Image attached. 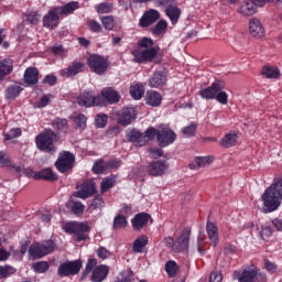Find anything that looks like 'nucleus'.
Here are the masks:
<instances>
[{
	"label": "nucleus",
	"mask_w": 282,
	"mask_h": 282,
	"mask_svg": "<svg viewBox=\"0 0 282 282\" xmlns=\"http://www.w3.org/2000/svg\"><path fill=\"white\" fill-rule=\"evenodd\" d=\"M262 203L264 206V213H274L281 206L282 199V177L274 180V182L269 186L262 194Z\"/></svg>",
	"instance_id": "f257e3e1"
},
{
	"label": "nucleus",
	"mask_w": 282,
	"mask_h": 282,
	"mask_svg": "<svg viewBox=\"0 0 282 282\" xmlns=\"http://www.w3.org/2000/svg\"><path fill=\"white\" fill-rule=\"evenodd\" d=\"M89 274H91V282H102L105 279H107V276H109V267L106 264L98 265V259L89 258L84 271L82 272V281H85Z\"/></svg>",
	"instance_id": "f03ea898"
},
{
	"label": "nucleus",
	"mask_w": 282,
	"mask_h": 282,
	"mask_svg": "<svg viewBox=\"0 0 282 282\" xmlns=\"http://www.w3.org/2000/svg\"><path fill=\"white\" fill-rule=\"evenodd\" d=\"M58 140H61V135L47 128L35 138V144L44 153H55L56 145H54V142H58Z\"/></svg>",
	"instance_id": "7ed1b4c3"
},
{
	"label": "nucleus",
	"mask_w": 282,
	"mask_h": 282,
	"mask_svg": "<svg viewBox=\"0 0 282 282\" xmlns=\"http://www.w3.org/2000/svg\"><path fill=\"white\" fill-rule=\"evenodd\" d=\"M63 230L67 235H75L76 241H85L87 239L85 232H89L91 227H89L88 223L68 221L63 226Z\"/></svg>",
	"instance_id": "20e7f679"
},
{
	"label": "nucleus",
	"mask_w": 282,
	"mask_h": 282,
	"mask_svg": "<svg viewBox=\"0 0 282 282\" xmlns=\"http://www.w3.org/2000/svg\"><path fill=\"white\" fill-rule=\"evenodd\" d=\"M56 250V242L54 240L48 239L44 240L41 243L33 245L29 248L30 257L33 259H43V257H47V254H52Z\"/></svg>",
	"instance_id": "39448f33"
},
{
	"label": "nucleus",
	"mask_w": 282,
	"mask_h": 282,
	"mask_svg": "<svg viewBox=\"0 0 282 282\" xmlns=\"http://www.w3.org/2000/svg\"><path fill=\"white\" fill-rule=\"evenodd\" d=\"M83 270V260H67L61 263L57 268V276L65 279L67 276H76Z\"/></svg>",
	"instance_id": "423d86ee"
},
{
	"label": "nucleus",
	"mask_w": 282,
	"mask_h": 282,
	"mask_svg": "<svg viewBox=\"0 0 282 282\" xmlns=\"http://www.w3.org/2000/svg\"><path fill=\"white\" fill-rule=\"evenodd\" d=\"M76 163V155L69 151L59 152L55 161V167L59 173H72L74 164Z\"/></svg>",
	"instance_id": "0eeeda50"
},
{
	"label": "nucleus",
	"mask_w": 282,
	"mask_h": 282,
	"mask_svg": "<svg viewBox=\"0 0 282 282\" xmlns=\"http://www.w3.org/2000/svg\"><path fill=\"white\" fill-rule=\"evenodd\" d=\"M77 105L79 107H85V109H89L91 107H100L104 102L100 96H96V91L84 90L77 97Z\"/></svg>",
	"instance_id": "6e6552de"
},
{
	"label": "nucleus",
	"mask_w": 282,
	"mask_h": 282,
	"mask_svg": "<svg viewBox=\"0 0 282 282\" xmlns=\"http://www.w3.org/2000/svg\"><path fill=\"white\" fill-rule=\"evenodd\" d=\"M133 56V62L139 64L153 63V59L160 54V46H154L153 48H135L131 52Z\"/></svg>",
	"instance_id": "1a4fd4ad"
},
{
	"label": "nucleus",
	"mask_w": 282,
	"mask_h": 282,
	"mask_svg": "<svg viewBox=\"0 0 282 282\" xmlns=\"http://www.w3.org/2000/svg\"><path fill=\"white\" fill-rule=\"evenodd\" d=\"M87 64L91 72H94V74H98V76H102V74H105V72H107L109 68V62L107 58L99 54H91L87 58Z\"/></svg>",
	"instance_id": "9d476101"
},
{
	"label": "nucleus",
	"mask_w": 282,
	"mask_h": 282,
	"mask_svg": "<svg viewBox=\"0 0 282 282\" xmlns=\"http://www.w3.org/2000/svg\"><path fill=\"white\" fill-rule=\"evenodd\" d=\"M170 165L169 162L165 160H156L151 161L145 171L148 175H151L152 177H162V175H166V171H169Z\"/></svg>",
	"instance_id": "9b49d317"
},
{
	"label": "nucleus",
	"mask_w": 282,
	"mask_h": 282,
	"mask_svg": "<svg viewBox=\"0 0 282 282\" xmlns=\"http://www.w3.org/2000/svg\"><path fill=\"white\" fill-rule=\"evenodd\" d=\"M226 88V83L221 79H217L209 87L203 88L198 91V95L203 100H215V96L218 91Z\"/></svg>",
	"instance_id": "f8f14e48"
},
{
	"label": "nucleus",
	"mask_w": 282,
	"mask_h": 282,
	"mask_svg": "<svg viewBox=\"0 0 282 282\" xmlns=\"http://www.w3.org/2000/svg\"><path fill=\"white\" fill-rule=\"evenodd\" d=\"M98 96H100L101 101L104 102L99 104V107H107V105H116L117 102H120V94H118L113 87L104 88Z\"/></svg>",
	"instance_id": "ddd939ff"
},
{
	"label": "nucleus",
	"mask_w": 282,
	"mask_h": 282,
	"mask_svg": "<svg viewBox=\"0 0 282 282\" xmlns=\"http://www.w3.org/2000/svg\"><path fill=\"white\" fill-rule=\"evenodd\" d=\"M42 23L43 28H46V30H56L61 23V14L58 13V9H56V7L52 8L47 14L44 15Z\"/></svg>",
	"instance_id": "4468645a"
},
{
	"label": "nucleus",
	"mask_w": 282,
	"mask_h": 282,
	"mask_svg": "<svg viewBox=\"0 0 282 282\" xmlns=\"http://www.w3.org/2000/svg\"><path fill=\"white\" fill-rule=\"evenodd\" d=\"M135 118H138V110H135L133 106H128L122 108L119 112L118 122L121 127H129Z\"/></svg>",
	"instance_id": "2eb2a0df"
},
{
	"label": "nucleus",
	"mask_w": 282,
	"mask_h": 282,
	"mask_svg": "<svg viewBox=\"0 0 282 282\" xmlns=\"http://www.w3.org/2000/svg\"><path fill=\"white\" fill-rule=\"evenodd\" d=\"M191 241V229L184 228L174 242V252H186Z\"/></svg>",
	"instance_id": "dca6fc26"
},
{
	"label": "nucleus",
	"mask_w": 282,
	"mask_h": 282,
	"mask_svg": "<svg viewBox=\"0 0 282 282\" xmlns=\"http://www.w3.org/2000/svg\"><path fill=\"white\" fill-rule=\"evenodd\" d=\"M156 140L159 142V147L166 148L177 140V134H175L173 130L165 128L159 130Z\"/></svg>",
	"instance_id": "f3484780"
},
{
	"label": "nucleus",
	"mask_w": 282,
	"mask_h": 282,
	"mask_svg": "<svg viewBox=\"0 0 282 282\" xmlns=\"http://www.w3.org/2000/svg\"><path fill=\"white\" fill-rule=\"evenodd\" d=\"M82 72H85V63L73 62L66 68L59 70V76L62 78H74V76H78Z\"/></svg>",
	"instance_id": "a211bd4d"
},
{
	"label": "nucleus",
	"mask_w": 282,
	"mask_h": 282,
	"mask_svg": "<svg viewBox=\"0 0 282 282\" xmlns=\"http://www.w3.org/2000/svg\"><path fill=\"white\" fill-rule=\"evenodd\" d=\"M169 80L166 70H155L149 79V87L152 89H162Z\"/></svg>",
	"instance_id": "6ab92c4d"
},
{
	"label": "nucleus",
	"mask_w": 282,
	"mask_h": 282,
	"mask_svg": "<svg viewBox=\"0 0 282 282\" xmlns=\"http://www.w3.org/2000/svg\"><path fill=\"white\" fill-rule=\"evenodd\" d=\"M150 220L151 224H153V218H151V215L144 212L139 213L131 219L132 229L135 230V232H140V230H142V228H144Z\"/></svg>",
	"instance_id": "aec40b11"
},
{
	"label": "nucleus",
	"mask_w": 282,
	"mask_h": 282,
	"mask_svg": "<svg viewBox=\"0 0 282 282\" xmlns=\"http://www.w3.org/2000/svg\"><path fill=\"white\" fill-rule=\"evenodd\" d=\"M249 32L254 39H263V36H265V29L263 24H261L260 19L252 18L249 21Z\"/></svg>",
	"instance_id": "412c9836"
},
{
	"label": "nucleus",
	"mask_w": 282,
	"mask_h": 282,
	"mask_svg": "<svg viewBox=\"0 0 282 282\" xmlns=\"http://www.w3.org/2000/svg\"><path fill=\"white\" fill-rule=\"evenodd\" d=\"M160 19V11L150 9L140 19L139 25L141 28H150L155 21Z\"/></svg>",
	"instance_id": "4be33fe9"
},
{
	"label": "nucleus",
	"mask_w": 282,
	"mask_h": 282,
	"mask_svg": "<svg viewBox=\"0 0 282 282\" xmlns=\"http://www.w3.org/2000/svg\"><path fill=\"white\" fill-rule=\"evenodd\" d=\"M94 193H96V183L86 181L82 183L79 191L76 193V197H79V199H87V197H91Z\"/></svg>",
	"instance_id": "5701e85b"
},
{
	"label": "nucleus",
	"mask_w": 282,
	"mask_h": 282,
	"mask_svg": "<svg viewBox=\"0 0 282 282\" xmlns=\"http://www.w3.org/2000/svg\"><path fill=\"white\" fill-rule=\"evenodd\" d=\"M206 232L212 246L217 248V243H219V227L213 221L207 220Z\"/></svg>",
	"instance_id": "b1692460"
},
{
	"label": "nucleus",
	"mask_w": 282,
	"mask_h": 282,
	"mask_svg": "<svg viewBox=\"0 0 282 282\" xmlns=\"http://www.w3.org/2000/svg\"><path fill=\"white\" fill-rule=\"evenodd\" d=\"M24 84L26 87H34V85L39 84V68L36 67H28L24 70L23 76Z\"/></svg>",
	"instance_id": "393cba45"
},
{
	"label": "nucleus",
	"mask_w": 282,
	"mask_h": 282,
	"mask_svg": "<svg viewBox=\"0 0 282 282\" xmlns=\"http://www.w3.org/2000/svg\"><path fill=\"white\" fill-rule=\"evenodd\" d=\"M145 105H148L149 107H160V105H162V94H160V91L156 90H148L145 93Z\"/></svg>",
	"instance_id": "a878e982"
},
{
	"label": "nucleus",
	"mask_w": 282,
	"mask_h": 282,
	"mask_svg": "<svg viewBox=\"0 0 282 282\" xmlns=\"http://www.w3.org/2000/svg\"><path fill=\"white\" fill-rule=\"evenodd\" d=\"M51 126L54 129V133H57V135H61V133H64V135H66L67 131H69V123L67 121V119H63V118H55Z\"/></svg>",
	"instance_id": "bb28decb"
},
{
	"label": "nucleus",
	"mask_w": 282,
	"mask_h": 282,
	"mask_svg": "<svg viewBox=\"0 0 282 282\" xmlns=\"http://www.w3.org/2000/svg\"><path fill=\"white\" fill-rule=\"evenodd\" d=\"M35 180H44L45 182H56L58 174L54 173L52 167H46L42 171L36 172Z\"/></svg>",
	"instance_id": "cd10ccee"
},
{
	"label": "nucleus",
	"mask_w": 282,
	"mask_h": 282,
	"mask_svg": "<svg viewBox=\"0 0 282 282\" xmlns=\"http://www.w3.org/2000/svg\"><path fill=\"white\" fill-rule=\"evenodd\" d=\"M165 14L169 17L172 25H176L180 21V17H182V9L177 6H170L165 9Z\"/></svg>",
	"instance_id": "c85d7f7f"
},
{
	"label": "nucleus",
	"mask_w": 282,
	"mask_h": 282,
	"mask_svg": "<svg viewBox=\"0 0 282 282\" xmlns=\"http://www.w3.org/2000/svg\"><path fill=\"white\" fill-rule=\"evenodd\" d=\"M261 75L264 76V78L278 79L281 76V70H279L276 66L264 65Z\"/></svg>",
	"instance_id": "c756f323"
},
{
	"label": "nucleus",
	"mask_w": 282,
	"mask_h": 282,
	"mask_svg": "<svg viewBox=\"0 0 282 282\" xmlns=\"http://www.w3.org/2000/svg\"><path fill=\"white\" fill-rule=\"evenodd\" d=\"M101 25L108 32H112L118 26V22H116V17L113 15H102L99 18Z\"/></svg>",
	"instance_id": "7c9ffc66"
},
{
	"label": "nucleus",
	"mask_w": 282,
	"mask_h": 282,
	"mask_svg": "<svg viewBox=\"0 0 282 282\" xmlns=\"http://www.w3.org/2000/svg\"><path fill=\"white\" fill-rule=\"evenodd\" d=\"M239 12L242 17H252V14H257V4L254 1L243 2L239 8Z\"/></svg>",
	"instance_id": "2f4dec72"
},
{
	"label": "nucleus",
	"mask_w": 282,
	"mask_h": 282,
	"mask_svg": "<svg viewBox=\"0 0 282 282\" xmlns=\"http://www.w3.org/2000/svg\"><path fill=\"white\" fill-rule=\"evenodd\" d=\"M13 63L12 59H2L0 61V80H3V78H6V76H8L9 74H12V69H13Z\"/></svg>",
	"instance_id": "473e14b6"
},
{
	"label": "nucleus",
	"mask_w": 282,
	"mask_h": 282,
	"mask_svg": "<svg viewBox=\"0 0 282 282\" xmlns=\"http://www.w3.org/2000/svg\"><path fill=\"white\" fill-rule=\"evenodd\" d=\"M158 133H160L159 129H155L153 127L148 128L143 133H142V138L143 140H141V145L145 147V144H149V142H151L152 140H155V137L158 139Z\"/></svg>",
	"instance_id": "72a5a7b5"
},
{
	"label": "nucleus",
	"mask_w": 282,
	"mask_h": 282,
	"mask_svg": "<svg viewBox=\"0 0 282 282\" xmlns=\"http://www.w3.org/2000/svg\"><path fill=\"white\" fill-rule=\"evenodd\" d=\"M22 90L23 87L17 84L10 85L6 90V98H8V100H15L17 98H19Z\"/></svg>",
	"instance_id": "f704fd0d"
},
{
	"label": "nucleus",
	"mask_w": 282,
	"mask_h": 282,
	"mask_svg": "<svg viewBox=\"0 0 282 282\" xmlns=\"http://www.w3.org/2000/svg\"><path fill=\"white\" fill-rule=\"evenodd\" d=\"M235 144H237V134L235 132L225 134L220 140V147H224V149H230L235 147Z\"/></svg>",
	"instance_id": "c9c22d12"
},
{
	"label": "nucleus",
	"mask_w": 282,
	"mask_h": 282,
	"mask_svg": "<svg viewBox=\"0 0 282 282\" xmlns=\"http://www.w3.org/2000/svg\"><path fill=\"white\" fill-rule=\"evenodd\" d=\"M147 246H149V237L142 235L134 240L132 250L137 253H140L142 250H144V248H147Z\"/></svg>",
	"instance_id": "e433bc0d"
},
{
	"label": "nucleus",
	"mask_w": 282,
	"mask_h": 282,
	"mask_svg": "<svg viewBox=\"0 0 282 282\" xmlns=\"http://www.w3.org/2000/svg\"><path fill=\"white\" fill-rule=\"evenodd\" d=\"M127 138L129 142H137L139 147H144L142 145V140H143V134L140 132L138 129H132L127 132Z\"/></svg>",
	"instance_id": "4c0bfd02"
},
{
	"label": "nucleus",
	"mask_w": 282,
	"mask_h": 282,
	"mask_svg": "<svg viewBox=\"0 0 282 282\" xmlns=\"http://www.w3.org/2000/svg\"><path fill=\"white\" fill-rule=\"evenodd\" d=\"M56 10H58L59 15L63 14H72V12H75V10H78V2L73 1L68 2L62 7H55Z\"/></svg>",
	"instance_id": "58836bf2"
},
{
	"label": "nucleus",
	"mask_w": 282,
	"mask_h": 282,
	"mask_svg": "<svg viewBox=\"0 0 282 282\" xmlns=\"http://www.w3.org/2000/svg\"><path fill=\"white\" fill-rule=\"evenodd\" d=\"M166 30H169V22H166V20H160L155 26L151 29V32L154 36H160L161 34H166Z\"/></svg>",
	"instance_id": "ea45409f"
},
{
	"label": "nucleus",
	"mask_w": 282,
	"mask_h": 282,
	"mask_svg": "<svg viewBox=\"0 0 282 282\" xmlns=\"http://www.w3.org/2000/svg\"><path fill=\"white\" fill-rule=\"evenodd\" d=\"M257 279V271L253 269H245L238 278L239 282H254Z\"/></svg>",
	"instance_id": "a19ab883"
},
{
	"label": "nucleus",
	"mask_w": 282,
	"mask_h": 282,
	"mask_svg": "<svg viewBox=\"0 0 282 282\" xmlns=\"http://www.w3.org/2000/svg\"><path fill=\"white\" fill-rule=\"evenodd\" d=\"M130 96L134 100H142V96H144V85L135 84L130 87Z\"/></svg>",
	"instance_id": "79ce46f5"
},
{
	"label": "nucleus",
	"mask_w": 282,
	"mask_h": 282,
	"mask_svg": "<svg viewBox=\"0 0 282 282\" xmlns=\"http://www.w3.org/2000/svg\"><path fill=\"white\" fill-rule=\"evenodd\" d=\"M129 226V221L127 220V217L122 214H118L113 218L112 228L113 230H120V228H127Z\"/></svg>",
	"instance_id": "37998d69"
},
{
	"label": "nucleus",
	"mask_w": 282,
	"mask_h": 282,
	"mask_svg": "<svg viewBox=\"0 0 282 282\" xmlns=\"http://www.w3.org/2000/svg\"><path fill=\"white\" fill-rule=\"evenodd\" d=\"M177 270H180L177 262L170 260L165 263V272L170 279H175V276H177Z\"/></svg>",
	"instance_id": "c03bdc74"
},
{
	"label": "nucleus",
	"mask_w": 282,
	"mask_h": 282,
	"mask_svg": "<svg viewBox=\"0 0 282 282\" xmlns=\"http://www.w3.org/2000/svg\"><path fill=\"white\" fill-rule=\"evenodd\" d=\"M69 208H70V213H73V215H83V213H85V204H83V202L79 200H69Z\"/></svg>",
	"instance_id": "a18cd8bd"
},
{
	"label": "nucleus",
	"mask_w": 282,
	"mask_h": 282,
	"mask_svg": "<svg viewBox=\"0 0 282 282\" xmlns=\"http://www.w3.org/2000/svg\"><path fill=\"white\" fill-rule=\"evenodd\" d=\"M107 171V163H105V160L99 159L95 161L93 165V173L95 175H102Z\"/></svg>",
	"instance_id": "49530a36"
},
{
	"label": "nucleus",
	"mask_w": 282,
	"mask_h": 282,
	"mask_svg": "<svg viewBox=\"0 0 282 282\" xmlns=\"http://www.w3.org/2000/svg\"><path fill=\"white\" fill-rule=\"evenodd\" d=\"M86 25L93 34H100L102 32V25L97 20H88Z\"/></svg>",
	"instance_id": "de8ad7c7"
},
{
	"label": "nucleus",
	"mask_w": 282,
	"mask_h": 282,
	"mask_svg": "<svg viewBox=\"0 0 282 282\" xmlns=\"http://www.w3.org/2000/svg\"><path fill=\"white\" fill-rule=\"evenodd\" d=\"M182 133L185 138H194L197 133V123L192 122L189 126L182 129Z\"/></svg>",
	"instance_id": "09e8293b"
},
{
	"label": "nucleus",
	"mask_w": 282,
	"mask_h": 282,
	"mask_svg": "<svg viewBox=\"0 0 282 282\" xmlns=\"http://www.w3.org/2000/svg\"><path fill=\"white\" fill-rule=\"evenodd\" d=\"M107 122H109V117L106 113H99L95 118L97 129H105V127H107Z\"/></svg>",
	"instance_id": "8fccbe9b"
},
{
	"label": "nucleus",
	"mask_w": 282,
	"mask_h": 282,
	"mask_svg": "<svg viewBox=\"0 0 282 282\" xmlns=\"http://www.w3.org/2000/svg\"><path fill=\"white\" fill-rule=\"evenodd\" d=\"M116 186L115 177H106L101 182V193H107V191L113 188Z\"/></svg>",
	"instance_id": "3c124183"
},
{
	"label": "nucleus",
	"mask_w": 282,
	"mask_h": 282,
	"mask_svg": "<svg viewBox=\"0 0 282 282\" xmlns=\"http://www.w3.org/2000/svg\"><path fill=\"white\" fill-rule=\"evenodd\" d=\"M213 163L212 156H196L195 164L197 169H204V166H208V164Z\"/></svg>",
	"instance_id": "603ef678"
},
{
	"label": "nucleus",
	"mask_w": 282,
	"mask_h": 282,
	"mask_svg": "<svg viewBox=\"0 0 282 282\" xmlns=\"http://www.w3.org/2000/svg\"><path fill=\"white\" fill-rule=\"evenodd\" d=\"M98 14H109L113 11V4L109 2L99 3L96 8Z\"/></svg>",
	"instance_id": "864d4df0"
},
{
	"label": "nucleus",
	"mask_w": 282,
	"mask_h": 282,
	"mask_svg": "<svg viewBox=\"0 0 282 282\" xmlns=\"http://www.w3.org/2000/svg\"><path fill=\"white\" fill-rule=\"evenodd\" d=\"M155 43L153 42V39L151 37H142L139 42H138V47L143 48V50H151L155 46H153Z\"/></svg>",
	"instance_id": "5fc2aeb1"
},
{
	"label": "nucleus",
	"mask_w": 282,
	"mask_h": 282,
	"mask_svg": "<svg viewBox=\"0 0 282 282\" xmlns=\"http://www.w3.org/2000/svg\"><path fill=\"white\" fill-rule=\"evenodd\" d=\"M74 122L78 127V129L87 128V117L83 113H78L74 117Z\"/></svg>",
	"instance_id": "6e6d98bb"
},
{
	"label": "nucleus",
	"mask_w": 282,
	"mask_h": 282,
	"mask_svg": "<svg viewBox=\"0 0 282 282\" xmlns=\"http://www.w3.org/2000/svg\"><path fill=\"white\" fill-rule=\"evenodd\" d=\"M23 131L21 128H12L10 131L4 133V140H14V138H21Z\"/></svg>",
	"instance_id": "4d7b16f0"
},
{
	"label": "nucleus",
	"mask_w": 282,
	"mask_h": 282,
	"mask_svg": "<svg viewBox=\"0 0 282 282\" xmlns=\"http://www.w3.org/2000/svg\"><path fill=\"white\" fill-rule=\"evenodd\" d=\"M17 272V269L10 265L1 267L0 265V280L1 279H8V276H11V274H14Z\"/></svg>",
	"instance_id": "13d9d810"
},
{
	"label": "nucleus",
	"mask_w": 282,
	"mask_h": 282,
	"mask_svg": "<svg viewBox=\"0 0 282 282\" xmlns=\"http://www.w3.org/2000/svg\"><path fill=\"white\" fill-rule=\"evenodd\" d=\"M33 270L39 274H43V272H47L50 270V264L45 261H40L33 264Z\"/></svg>",
	"instance_id": "bf43d9fd"
},
{
	"label": "nucleus",
	"mask_w": 282,
	"mask_h": 282,
	"mask_svg": "<svg viewBox=\"0 0 282 282\" xmlns=\"http://www.w3.org/2000/svg\"><path fill=\"white\" fill-rule=\"evenodd\" d=\"M105 206V200L101 195H97L90 203L89 208L93 210H98V208H102Z\"/></svg>",
	"instance_id": "052dcab7"
},
{
	"label": "nucleus",
	"mask_w": 282,
	"mask_h": 282,
	"mask_svg": "<svg viewBox=\"0 0 282 282\" xmlns=\"http://www.w3.org/2000/svg\"><path fill=\"white\" fill-rule=\"evenodd\" d=\"M214 100H217L219 105H228V93L224 91V89L219 90Z\"/></svg>",
	"instance_id": "680f3d73"
},
{
	"label": "nucleus",
	"mask_w": 282,
	"mask_h": 282,
	"mask_svg": "<svg viewBox=\"0 0 282 282\" xmlns=\"http://www.w3.org/2000/svg\"><path fill=\"white\" fill-rule=\"evenodd\" d=\"M274 231L272 230L271 226H264L262 227L261 231H260V238L265 241V239H270L272 237V234Z\"/></svg>",
	"instance_id": "e2e57ef3"
},
{
	"label": "nucleus",
	"mask_w": 282,
	"mask_h": 282,
	"mask_svg": "<svg viewBox=\"0 0 282 282\" xmlns=\"http://www.w3.org/2000/svg\"><path fill=\"white\" fill-rule=\"evenodd\" d=\"M96 254L99 259H109V257H111V253L109 252V250H107V248L105 247H99L97 250H96Z\"/></svg>",
	"instance_id": "0e129e2a"
},
{
	"label": "nucleus",
	"mask_w": 282,
	"mask_h": 282,
	"mask_svg": "<svg viewBox=\"0 0 282 282\" xmlns=\"http://www.w3.org/2000/svg\"><path fill=\"white\" fill-rule=\"evenodd\" d=\"M122 166V161L120 159H113L106 163L107 169H120Z\"/></svg>",
	"instance_id": "69168bd1"
},
{
	"label": "nucleus",
	"mask_w": 282,
	"mask_h": 282,
	"mask_svg": "<svg viewBox=\"0 0 282 282\" xmlns=\"http://www.w3.org/2000/svg\"><path fill=\"white\" fill-rule=\"evenodd\" d=\"M224 281V275L219 271H213L209 275V282H221Z\"/></svg>",
	"instance_id": "338daca9"
},
{
	"label": "nucleus",
	"mask_w": 282,
	"mask_h": 282,
	"mask_svg": "<svg viewBox=\"0 0 282 282\" xmlns=\"http://www.w3.org/2000/svg\"><path fill=\"white\" fill-rule=\"evenodd\" d=\"M26 21L28 23H31V25H36V23H39V13L31 12L26 14Z\"/></svg>",
	"instance_id": "774afa93"
}]
</instances>
